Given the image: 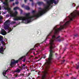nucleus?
Returning <instances> with one entry per match:
<instances>
[{
	"mask_svg": "<svg viewBox=\"0 0 79 79\" xmlns=\"http://www.w3.org/2000/svg\"><path fill=\"white\" fill-rule=\"evenodd\" d=\"M60 37V36H59L56 38L55 35H54L52 36V39L50 40L49 44H50V48L51 50H49L50 54L48 62L47 63H46L45 64V65L46 64V66H45V71H42V72L39 71L38 73L39 75H42V79H46L47 75H48V73L47 71H48V69L50 68V64L52 63L51 60L53 59V51L52 50V49H53L54 48H55L54 41H56V39H58Z\"/></svg>",
	"mask_w": 79,
	"mask_h": 79,
	"instance_id": "1",
	"label": "nucleus"
},
{
	"mask_svg": "<svg viewBox=\"0 0 79 79\" xmlns=\"http://www.w3.org/2000/svg\"><path fill=\"white\" fill-rule=\"evenodd\" d=\"M10 17H14V21H18L19 20L23 21H25V23H29L31 22V20L34 18H39V15L38 14L34 15L31 16H29L30 13H25V17L23 16H16L18 15V12L15 11L13 14L12 13H10Z\"/></svg>",
	"mask_w": 79,
	"mask_h": 79,
	"instance_id": "2",
	"label": "nucleus"
},
{
	"mask_svg": "<svg viewBox=\"0 0 79 79\" xmlns=\"http://www.w3.org/2000/svg\"><path fill=\"white\" fill-rule=\"evenodd\" d=\"M47 3L48 5L45 6L44 7V9H42L40 7L39 8V9L41 10L39 11V14H37L39 16V17L45 13L49 10V8L50 6H51V5H53V3L56 4H57L58 2L55 1V0H49L47 1Z\"/></svg>",
	"mask_w": 79,
	"mask_h": 79,
	"instance_id": "3",
	"label": "nucleus"
},
{
	"mask_svg": "<svg viewBox=\"0 0 79 79\" xmlns=\"http://www.w3.org/2000/svg\"><path fill=\"white\" fill-rule=\"evenodd\" d=\"M23 58H24V56H22V57L20 58L18 60H14V61H11L10 65L11 66V68H13V67L14 66L13 65H14V64H15L16 63H18L19 61H20L21 60H22Z\"/></svg>",
	"mask_w": 79,
	"mask_h": 79,
	"instance_id": "4",
	"label": "nucleus"
},
{
	"mask_svg": "<svg viewBox=\"0 0 79 79\" xmlns=\"http://www.w3.org/2000/svg\"><path fill=\"white\" fill-rule=\"evenodd\" d=\"M10 20H8L6 21L5 23L4 24V29L5 30L8 29L9 28V26H10Z\"/></svg>",
	"mask_w": 79,
	"mask_h": 79,
	"instance_id": "5",
	"label": "nucleus"
},
{
	"mask_svg": "<svg viewBox=\"0 0 79 79\" xmlns=\"http://www.w3.org/2000/svg\"><path fill=\"white\" fill-rule=\"evenodd\" d=\"M6 1L3 2V0H1V2L3 3V4L5 5L6 6H7L8 4V0H5Z\"/></svg>",
	"mask_w": 79,
	"mask_h": 79,
	"instance_id": "6",
	"label": "nucleus"
},
{
	"mask_svg": "<svg viewBox=\"0 0 79 79\" xmlns=\"http://www.w3.org/2000/svg\"><path fill=\"white\" fill-rule=\"evenodd\" d=\"M5 32H6V31L5 30L3 29H2L1 30V34L3 35H5Z\"/></svg>",
	"mask_w": 79,
	"mask_h": 79,
	"instance_id": "7",
	"label": "nucleus"
},
{
	"mask_svg": "<svg viewBox=\"0 0 79 79\" xmlns=\"http://www.w3.org/2000/svg\"><path fill=\"white\" fill-rule=\"evenodd\" d=\"M22 70H21V69H17L15 71V73H19Z\"/></svg>",
	"mask_w": 79,
	"mask_h": 79,
	"instance_id": "8",
	"label": "nucleus"
},
{
	"mask_svg": "<svg viewBox=\"0 0 79 79\" xmlns=\"http://www.w3.org/2000/svg\"><path fill=\"white\" fill-rule=\"evenodd\" d=\"M0 53H1L2 54H3V48L1 47L0 48Z\"/></svg>",
	"mask_w": 79,
	"mask_h": 79,
	"instance_id": "9",
	"label": "nucleus"
},
{
	"mask_svg": "<svg viewBox=\"0 0 79 79\" xmlns=\"http://www.w3.org/2000/svg\"><path fill=\"white\" fill-rule=\"evenodd\" d=\"M26 65L25 64H22L21 65L22 68H21V70H23V69H25V66Z\"/></svg>",
	"mask_w": 79,
	"mask_h": 79,
	"instance_id": "10",
	"label": "nucleus"
},
{
	"mask_svg": "<svg viewBox=\"0 0 79 79\" xmlns=\"http://www.w3.org/2000/svg\"><path fill=\"white\" fill-rule=\"evenodd\" d=\"M7 71H8V70H7L6 71L4 70L3 71L2 74L4 76H6V72H7Z\"/></svg>",
	"mask_w": 79,
	"mask_h": 79,
	"instance_id": "11",
	"label": "nucleus"
},
{
	"mask_svg": "<svg viewBox=\"0 0 79 79\" xmlns=\"http://www.w3.org/2000/svg\"><path fill=\"white\" fill-rule=\"evenodd\" d=\"M25 9L26 10H30V8L28 6H25Z\"/></svg>",
	"mask_w": 79,
	"mask_h": 79,
	"instance_id": "12",
	"label": "nucleus"
},
{
	"mask_svg": "<svg viewBox=\"0 0 79 79\" xmlns=\"http://www.w3.org/2000/svg\"><path fill=\"white\" fill-rule=\"evenodd\" d=\"M37 4H38L39 5H44V2H38Z\"/></svg>",
	"mask_w": 79,
	"mask_h": 79,
	"instance_id": "13",
	"label": "nucleus"
},
{
	"mask_svg": "<svg viewBox=\"0 0 79 79\" xmlns=\"http://www.w3.org/2000/svg\"><path fill=\"white\" fill-rule=\"evenodd\" d=\"M20 10V8L18 7H15L14 8V10Z\"/></svg>",
	"mask_w": 79,
	"mask_h": 79,
	"instance_id": "14",
	"label": "nucleus"
},
{
	"mask_svg": "<svg viewBox=\"0 0 79 79\" xmlns=\"http://www.w3.org/2000/svg\"><path fill=\"white\" fill-rule=\"evenodd\" d=\"M78 65H77V64H76V68L77 69H79V62L78 63Z\"/></svg>",
	"mask_w": 79,
	"mask_h": 79,
	"instance_id": "15",
	"label": "nucleus"
},
{
	"mask_svg": "<svg viewBox=\"0 0 79 79\" xmlns=\"http://www.w3.org/2000/svg\"><path fill=\"white\" fill-rule=\"evenodd\" d=\"M5 10H8V11H11V8H5Z\"/></svg>",
	"mask_w": 79,
	"mask_h": 79,
	"instance_id": "16",
	"label": "nucleus"
},
{
	"mask_svg": "<svg viewBox=\"0 0 79 79\" xmlns=\"http://www.w3.org/2000/svg\"><path fill=\"white\" fill-rule=\"evenodd\" d=\"M64 40V39L63 38H62L61 39H59L58 40V41L59 42H61V41H62Z\"/></svg>",
	"mask_w": 79,
	"mask_h": 79,
	"instance_id": "17",
	"label": "nucleus"
},
{
	"mask_svg": "<svg viewBox=\"0 0 79 79\" xmlns=\"http://www.w3.org/2000/svg\"><path fill=\"white\" fill-rule=\"evenodd\" d=\"M3 38L1 36H0V41H2L3 40Z\"/></svg>",
	"mask_w": 79,
	"mask_h": 79,
	"instance_id": "18",
	"label": "nucleus"
},
{
	"mask_svg": "<svg viewBox=\"0 0 79 79\" xmlns=\"http://www.w3.org/2000/svg\"><path fill=\"white\" fill-rule=\"evenodd\" d=\"M74 47V45L72 44L70 46V47L72 48H73V47Z\"/></svg>",
	"mask_w": 79,
	"mask_h": 79,
	"instance_id": "19",
	"label": "nucleus"
},
{
	"mask_svg": "<svg viewBox=\"0 0 79 79\" xmlns=\"http://www.w3.org/2000/svg\"><path fill=\"white\" fill-rule=\"evenodd\" d=\"M20 10L21 12L20 14H22V13H23V10H22V9H20V10Z\"/></svg>",
	"mask_w": 79,
	"mask_h": 79,
	"instance_id": "20",
	"label": "nucleus"
},
{
	"mask_svg": "<svg viewBox=\"0 0 79 79\" xmlns=\"http://www.w3.org/2000/svg\"><path fill=\"white\" fill-rule=\"evenodd\" d=\"M12 31V29L11 28L9 30V31L7 32L8 33H9V32H10L11 31Z\"/></svg>",
	"mask_w": 79,
	"mask_h": 79,
	"instance_id": "21",
	"label": "nucleus"
},
{
	"mask_svg": "<svg viewBox=\"0 0 79 79\" xmlns=\"http://www.w3.org/2000/svg\"><path fill=\"white\" fill-rule=\"evenodd\" d=\"M25 6H24V4H23L22 5V8H25Z\"/></svg>",
	"mask_w": 79,
	"mask_h": 79,
	"instance_id": "22",
	"label": "nucleus"
},
{
	"mask_svg": "<svg viewBox=\"0 0 79 79\" xmlns=\"http://www.w3.org/2000/svg\"><path fill=\"white\" fill-rule=\"evenodd\" d=\"M20 75L21 76H24V74H23V73L20 74Z\"/></svg>",
	"mask_w": 79,
	"mask_h": 79,
	"instance_id": "23",
	"label": "nucleus"
},
{
	"mask_svg": "<svg viewBox=\"0 0 79 79\" xmlns=\"http://www.w3.org/2000/svg\"><path fill=\"white\" fill-rule=\"evenodd\" d=\"M35 47H37L39 46H40V44H36L35 45Z\"/></svg>",
	"mask_w": 79,
	"mask_h": 79,
	"instance_id": "24",
	"label": "nucleus"
},
{
	"mask_svg": "<svg viewBox=\"0 0 79 79\" xmlns=\"http://www.w3.org/2000/svg\"><path fill=\"white\" fill-rule=\"evenodd\" d=\"M19 77V76H18V74H17L16 75H15V77Z\"/></svg>",
	"mask_w": 79,
	"mask_h": 79,
	"instance_id": "25",
	"label": "nucleus"
},
{
	"mask_svg": "<svg viewBox=\"0 0 79 79\" xmlns=\"http://www.w3.org/2000/svg\"><path fill=\"white\" fill-rule=\"evenodd\" d=\"M15 3L16 5H18V3H19V2L17 1L16 2H15Z\"/></svg>",
	"mask_w": 79,
	"mask_h": 79,
	"instance_id": "26",
	"label": "nucleus"
},
{
	"mask_svg": "<svg viewBox=\"0 0 79 79\" xmlns=\"http://www.w3.org/2000/svg\"><path fill=\"white\" fill-rule=\"evenodd\" d=\"M74 37H78V35L76 34L74 35Z\"/></svg>",
	"mask_w": 79,
	"mask_h": 79,
	"instance_id": "27",
	"label": "nucleus"
},
{
	"mask_svg": "<svg viewBox=\"0 0 79 79\" xmlns=\"http://www.w3.org/2000/svg\"><path fill=\"white\" fill-rule=\"evenodd\" d=\"M11 23L12 24H15V23H16V22H15V21L12 22Z\"/></svg>",
	"mask_w": 79,
	"mask_h": 79,
	"instance_id": "28",
	"label": "nucleus"
},
{
	"mask_svg": "<svg viewBox=\"0 0 79 79\" xmlns=\"http://www.w3.org/2000/svg\"><path fill=\"white\" fill-rule=\"evenodd\" d=\"M28 53L27 52L26 54V56H29V55H28Z\"/></svg>",
	"mask_w": 79,
	"mask_h": 79,
	"instance_id": "29",
	"label": "nucleus"
},
{
	"mask_svg": "<svg viewBox=\"0 0 79 79\" xmlns=\"http://www.w3.org/2000/svg\"><path fill=\"white\" fill-rule=\"evenodd\" d=\"M32 13L33 14L35 13V10H33Z\"/></svg>",
	"mask_w": 79,
	"mask_h": 79,
	"instance_id": "30",
	"label": "nucleus"
},
{
	"mask_svg": "<svg viewBox=\"0 0 79 79\" xmlns=\"http://www.w3.org/2000/svg\"><path fill=\"white\" fill-rule=\"evenodd\" d=\"M15 0H10L9 1V2H13Z\"/></svg>",
	"mask_w": 79,
	"mask_h": 79,
	"instance_id": "31",
	"label": "nucleus"
},
{
	"mask_svg": "<svg viewBox=\"0 0 79 79\" xmlns=\"http://www.w3.org/2000/svg\"><path fill=\"white\" fill-rule=\"evenodd\" d=\"M71 79H76V78L73 77H71Z\"/></svg>",
	"mask_w": 79,
	"mask_h": 79,
	"instance_id": "32",
	"label": "nucleus"
},
{
	"mask_svg": "<svg viewBox=\"0 0 79 79\" xmlns=\"http://www.w3.org/2000/svg\"><path fill=\"white\" fill-rule=\"evenodd\" d=\"M65 61V60H62V62L61 63V64H63V63H64Z\"/></svg>",
	"mask_w": 79,
	"mask_h": 79,
	"instance_id": "33",
	"label": "nucleus"
},
{
	"mask_svg": "<svg viewBox=\"0 0 79 79\" xmlns=\"http://www.w3.org/2000/svg\"><path fill=\"white\" fill-rule=\"evenodd\" d=\"M48 38V37H47L46 39L45 40H44V42H45V41H46V40H47V39ZM44 42H43V43Z\"/></svg>",
	"mask_w": 79,
	"mask_h": 79,
	"instance_id": "34",
	"label": "nucleus"
},
{
	"mask_svg": "<svg viewBox=\"0 0 79 79\" xmlns=\"http://www.w3.org/2000/svg\"><path fill=\"white\" fill-rule=\"evenodd\" d=\"M27 0H24V2L25 3H27Z\"/></svg>",
	"mask_w": 79,
	"mask_h": 79,
	"instance_id": "35",
	"label": "nucleus"
},
{
	"mask_svg": "<svg viewBox=\"0 0 79 79\" xmlns=\"http://www.w3.org/2000/svg\"><path fill=\"white\" fill-rule=\"evenodd\" d=\"M25 61H26V59H24L23 60V62H25Z\"/></svg>",
	"mask_w": 79,
	"mask_h": 79,
	"instance_id": "36",
	"label": "nucleus"
},
{
	"mask_svg": "<svg viewBox=\"0 0 79 79\" xmlns=\"http://www.w3.org/2000/svg\"><path fill=\"white\" fill-rule=\"evenodd\" d=\"M31 5L32 6H34V2H32Z\"/></svg>",
	"mask_w": 79,
	"mask_h": 79,
	"instance_id": "37",
	"label": "nucleus"
},
{
	"mask_svg": "<svg viewBox=\"0 0 79 79\" xmlns=\"http://www.w3.org/2000/svg\"><path fill=\"white\" fill-rule=\"evenodd\" d=\"M7 70V71H8V70H10V68H8V69Z\"/></svg>",
	"mask_w": 79,
	"mask_h": 79,
	"instance_id": "38",
	"label": "nucleus"
},
{
	"mask_svg": "<svg viewBox=\"0 0 79 79\" xmlns=\"http://www.w3.org/2000/svg\"><path fill=\"white\" fill-rule=\"evenodd\" d=\"M19 68H20V69H21V68H22L21 66H19Z\"/></svg>",
	"mask_w": 79,
	"mask_h": 79,
	"instance_id": "39",
	"label": "nucleus"
},
{
	"mask_svg": "<svg viewBox=\"0 0 79 79\" xmlns=\"http://www.w3.org/2000/svg\"><path fill=\"white\" fill-rule=\"evenodd\" d=\"M56 73V71H55L54 72V74H55Z\"/></svg>",
	"mask_w": 79,
	"mask_h": 79,
	"instance_id": "40",
	"label": "nucleus"
},
{
	"mask_svg": "<svg viewBox=\"0 0 79 79\" xmlns=\"http://www.w3.org/2000/svg\"><path fill=\"white\" fill-rule=\"evenodd\" d=\"M30 2H33V0H30Z\"/></svg>",
	"mask_w": 79,
	"mask_h": 79,
	"instance_id": "41",
	"label": "nucleus"
},
{
	"mask_svg": "<svg viewBox=\"0 0 79 79\" xmlns=\"http://www.w3.org/2000/svg\"><path fill=\"white\" fill-rule=\"evenodd\" d=\"M66 50V49H64V52L62 53V54H63V53H64V51H65V50Z\"/></svg>",
	"mask_w": 79,
	"mask_h": 79,
	"instance_id": "42",
	"label": "nucleus"
},
{
	"mask_svg": "<svg viewBox=\"0 0 79 79\" xmlns=\"http://www.w3.org/2000/svg\"><path fill=\"white\" fill-rule=\"evenodd\" d=\"M5 76V77H6V78H7V79H8V77H7V76H6L5 75V76Z\"/></svg>",
	"mask_w": 79,
	"mask_h": 79,
	"instance_id": "43",
	"label": "nucleus"
},
{
	"mask_svg": "<svg viewBox=\"0 0 79 79\" xmlns=\"http://www.w3.org/2000/svg\"><path fill=\"white\" fill-rule=\"evenodd\" d=\"M13 5L14 6L15 5V4L14 3H13Z\"/></svg>",
	"mask_w": 79,
	"mask_h": 79,
	"instance_id": "44",
	"label": "nucleus"
},
{
	"mask_svg": "<svg viewBox=\"0 0 79 79\" xmlns=\"http://www.w3.org/2000/svg\"><path fill=\"white\" fill-rule=\"evenodd\" d=\"M2 10V8L1 7V6H0V10Z\"/></svg>",
	"mask_w": 79,
	"mask_h": 79,
	"instance_id": "45",
	"label": "nucleus"
},
{
	"mask_svg": "<svg viewBox=\"0 0 79 79\" xmlns=\"http://www.w3.org/2000/svg\"><path fill=\"white\" fill-rule=\"evenodd\" d=\"M66 75L67 76H69V75L68 74H66Z\"/></svg>",
	"mask_w": 79,
	"mask_h": 79,
	"instance_id": "46",
	"label": "nucleus"
},
{
	"mask_svg": "<svg viewBox=\"0 0 79 79\" xmlns=\"http://www.w3.org/2000/svg\"><path fill=\"white\" fill-rule=\"evenodd\" d=\"M34 50V49H33H33H31V50Z\"/></svg>",
	"mask_w": 79,
	"mask_h": 79,
	"instance_id": "47",
	"label": "nucleus"
},
{
	"mask_svg": "<svg viewBox=\"0 0 79 79\" xmlns=\"http://www.w3.org/2000/svg\"><path fill=\"white\" fill-rule=\"evenodd\" d=\"M35 58H37V59H38V57H36Z\"/></svg>",
	"mask_w": 79,
	"mask_h": 79,
	"instance_id": "48",
	"label": "nucleus"
},
{
	"mask_svg": "<svg viewBox=\"0 0 79 79\" xmlns=\"http://www.w3.org/2000/svg\"><path fill=\"white\" fill-rule=\"evenodd\" d=\"M79 6H78L77 7V8H79Z\"/></svg>",
	"mask_w": 79,
	"mask_h": 79,
	"instance_id": "49",
	"label": "nucleus"
},
{
	"mask_svg": "<svg viewBox=\"0 0 79 79\" xmlns=\"http://www.w3.org/2000/svg\"><path fill=\"white\" fill-rule=\"evenodd\" d=\"M1 41H1L2 42H3V40H2Z\"/></svg>",
	"mask_w": 79,
	"mask_h": 79,
	"instance_id": "50",
	"label": "nucleus"
},
{
	"mask_svg": "<svg viewBox=\"0 0 79 79\" xmlns=\"http://www.w3.org/2000/svg\"><path fill=\"white\" fill-rule=\"evenodd\" d=\"M31 57H33V56H31Z\"/></svg>",
	"mask_w": 79,
	"mask_h": 79,
	"instance_id": "51",
	"label": "nucleus"
},
{
	"mask_svg": "<svg viewBox=\"0 0 79 79\" xmlns=\"http://www.w3.org/2000/svg\"><path fill=\"white\" fill-rule=\"evenodd\" d=\"M44 1H47V2L48 1H47V0H44Z\"/></svg>",
	"mask_w": 79,
	"mask_h": 79,
	"instance_id": "52",
	"label": "nucleus"
},
{
	"mask_svg": "<svg viewBox=\"0 0 79 79\" xmlns=\"http://www.w3.org/2000/svg\"><path fill=\"white\" fill-rule=\"evenodd\" d=\"M44 58L45 59V58L44 57Z\"/></svg>",
	"mask_w": 79,
	"mask_h": 79,
	"instance_id": "53",
	"label": "nucleus"
},
{
	"mask_svg": "<svg viewBox=\"0 0 79 79\" xmlns=\"http://www.w3.org/2000/svg\"><path fill=\"white\" fill-rule=\"evenodd\" d=\"M40 59L39 60H38V61H40Z\"/></svg>",
	"mask_w": 79,
	"mask_h": 79,
	"instance_id": "54",
	"label": "nucleus"
},
{
	"mask_svg": "<svg viewBox=\"0 0 79 79\" xmlns=\"http://www.w3.org/2000/svg\"><path fill=\"white\" fill-rule=\"evenodd\" d=\"M69 74L71 75L72 74V73H70Z\"/></svg>",
	"mask_w": 79,
	"mask_h": 79,
	"instance_id": "55",
	"label": "nucleus"
},
{
	"mask_svg": "<svg viewBox=\"0 0 79 79\" xmlns=\"http://www.w3.org/2000/svg\"><path fill=\"white\" fill-rule=\"evenodd\" d=\"M0 15H1V12H0Z\"/></svg>",
	"mask_w": 79,
	"mask_h": 79,
	"instance_id": "56",
	"label": "nucleus"
},
{
	"mask_svg": "<svg viewBox=\"0 0 79 79\" xmlns=\"http://www.w3.org/2000/svg\"><path fill=\"white\" fill-rule=\"evenodd\" d=\"M0 19H2V17H1Z\"/></svg>",
	"mask_w": 79,
	"mask_h": 79,
	"instance_id": "57",
	"label": "nucleus"
},
{
	"mask_svg": "<svg viewBox=\"0 0 79 79\" xmlns=\"http://www.w3.org/2000/svg\"><path fill=\"white\" fill-rule=\"evenodd\" d=\"M35 46L34 47V48H35Z\"/></svg>",
	"mask_w": 79,
	"mask_h": 79,
	"instance_id": "58",
	"label": "nucleus"
},
{
	"mask_svg": "<svg viewBox=\"0 0 79 79\" xmlns=\"http://www.w3.org/2000/svg\"><path fill=\"white\" fill-rule=\"evenodd\" d=\"M77 56H79V55H77Z\"/></svg>",
	"mask_w": 79,
	"mask_h": 79,
	"instance_id": "59",
	"label": "nucleus"
},
{
	"mask_svg": "<svg viewBox=\"0 0 79 79\" xmlns=\"http://www.w3.org/2000/svg\"><path fill=\"white\" fill-rule=\"evenodd\" d=\"M28 76H29V75H27V77H28Z\"/></svg>",
	"mask_w": 79,
	"mask_h": 79,
	"instance_id": "60",
	"label": "nucleus"
},
{
	"mask_svg": "<svg viewBox=\"0 0 79 79\" xmlns=\"http://www.w3.org/2000/svg\"><path fill=\"white\" fill-rule=\"evenodd\" d=\"M56 55H57V54H56Z\"/></svg>",
	"mask_w": 79,
	"mask_h": 79,
	"instance_id": "61",
	"label": "nucleus"
},
{
	"mask_svg": "<svg viewBox=\"0 0 79 79\" xmlns=\"http://www.w3.org/2000/svg\"><path fill=\"white\" fill-rule=\"evenodd\" d=\"M74 67H75V66H74Z\"/></svg>",
	"mask_w": 79,
	"mask_h": 79,
	"instance_id": "62",
	"label": "nucleus"
},
{
	"mask_svg": "<svg viewBox=\"0 0 79 79\" xmlns=\"http://www.w3.org/2000/svg\"><path fill=\"white\" fill-rule=\"evenodd\" d=\"M75 6H76V5L75 4Z\"/></svg>",
	"mask_w": 79,
	"mask_h": 79,
	"instance_id": "63",
	"label": "nucleus"
},
{
	"mask_svg": "<svg viewBox=\"0 0 79 79\" xmlns=\"http://www.w3.org/2000/svg\"><path fill=\"white\" fill-rule=\"evenodd\" d=\"M68 68H69V67H68Z\"/></svg>",
	"mask_w": 79,
	"mask_h": 79,
	"instance_id": "64",
	"label": "nucleus"
}]
</instances>
